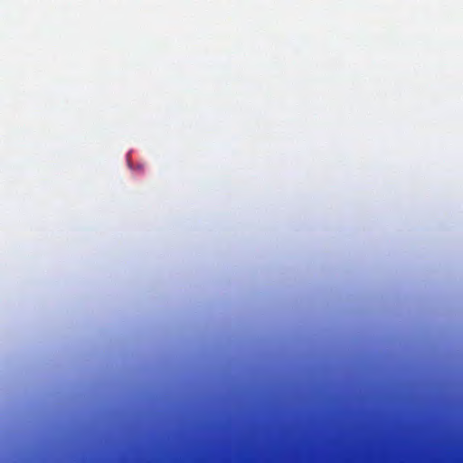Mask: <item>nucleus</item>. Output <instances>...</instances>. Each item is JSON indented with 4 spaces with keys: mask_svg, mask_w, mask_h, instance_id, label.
<instances>
[{
    "mask_svg": "<svg viewBox=\"0 0 463 463\" xmlns=\"http://www.w3.org/2000/svg\"><path fill=\"white\" fill-rule=\"evenodd\" d=\"M386 407H379L378 406V417L380 416V413L382 412V409H385ZM390 409H392V406L389 407ZM378 463H380V441L378 440Z\"/></svg>",
    "mask_w": 463,
    "mask_h": 463,
    "instance_id": "nucleus-1",
    "label": "nucleus"
},
{
    "mask_svg": "<svg viewBox=\"0 0 463 463\" xmlns=\"http://www.w3.org/2000/svg\"><path fill=\"white\" fill-rule=\"evenodd\" d=\"M416 408H417V409H420V406H417Z\"/></svg>",
    "mask_w": 463,
    "mask_h": 463,
    "instance_id": "nucleus-2",
    "label": "nucleus"
}]
</instances>
